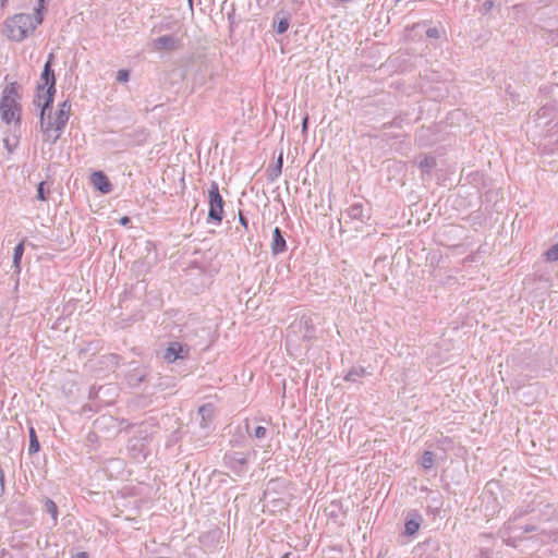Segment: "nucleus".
<instances>
[{"label":"nucleus","mask_w":558,"mask_h":558,"mask_svg":"<svg viewBox=\"0 0 558 558\" xmlns=\"http://www.w3.org/2000/svg\"><path fill=\"white\" fill-rule=\"evenodd\" d=\"M41 22L43 15L40 9H36L34 16L24 13L15 14L5 22L7 36L12 40L22 41L32 34Z\"/></svg>","instance_id":"f257e3e1"},{"label":"nucleus","mask_w":558,"mask_h":558,"mask_svg":"<svg viewBox=\"0 0 558 558\" xmlns=\"http://www.w3.org/2000/svg\"><path fill=\"white\" fill-rule=\"evenodd\" d=\"M291 494L286 489V483L280 480L270 481L264 492V507L277 513L287 509Z\"/></svg>","instance_id":"f03ea898"},{"label":"nucleus","mask_w":558,"mask_h":558,"mask_svg":"<svg viewBox=\"0 0 558 558\" xmlns=\"http://www.w3.org/2000/svg\"><path fill=\"white\" fill-rule=\"evenodd\" d=\"M19 85L13 82L8 84L1 96L0 112L2 120L10 124L12 121L20 119Z\"/></svg>","instance_id":"7ed1b4c3"},{"label":"nucleus","mask_w":558,"mask_h":558,"mask_svg":"<svg viewBox=\"0 0 558 558\" xmlns=\"http://www.w3.org/2000/svg\"><path fill=\"white\" fill-rule=\"evenodd\" d=\"M69 118L70 117L68 114L60 111L56 113V117L53 119H51L50 116L47 120L45 119V117L40 118L41 130L45 133L46 138L54 143L60 137L61 132L63 131L69 121Z\"/></svg>","instance_id":"20e7f679"},{"label":"nucleus","mask_w":558,"mask_h":558,"mask_svg":"<svg viewBox=\"0 0 558 558\" xmlns=\"http://www.w3.org/2000/svg\"><path fill=\"white\" fill-rule=\"evenodd\" d=\"M223 204L218 183L214 181L208 190V221H215L216 223L221 222L223 217Z\"/></svg>","instance_id":"39448f33"},{"label":"nucleus","mask_w":558,"mask_h":558,"mask_svg":"<svg viewBox=\"0 0 558 558\" xmlns=\"http://www.w3.org/2000/svg\"><path fill=\"white\" fill-rule=\"evenodd\" d=\"M52 60H53V54L50 53L48 57V60L44 66V71L41 73V81H44L45 84L48 85V88L46 89V93L44 94L45 105H47L48 102H53V95L56 93V77H54V73L51 69Z\"/></svg>","instance_id":"423d86ee"},{"label":"nucleus","mask_w":558,"mask_h":558,"mask_svg":"<svg viewBox=\"0 0 558 558\" xmlns=\"http://www.w3.org/2000/svg\"><path fill=\"white\" fill-rule=\"evenodd\" d=\"M551 110L544 106L527 121L529 128H533L535 131L538 129H545L551 123Z\"/></svg>","instance_id":"0eeeda50"},{"label":"nucleus","mask_w":558,"mask_h":558,"mask_svg":"<svg viewBox=\"0 0 558 558\" xmlns=\"http://www.w3.org/2000/svg\"><path fill=\"white\" fill-rule=\"evenodd\" d=\"M226 464L238 475L244 472L247 462L246 456L240 452H231L225 456Z\"/></svg>","instance_id":"6e6552de"},{"label":"nucleus","mask_w":558,"mask_h":558,"mask_svg":"<svg viewBox=\"0 0 558 558\" xmlns=\"http://www.w3.org/2000/svg\"><path fill=\"white\" fill-rule=\"evenodd\" d=\"M179 40L173 35H165L154 40V48L158 51H171L178 48Z\"/></svg>","instance_id":"1a4fd4ad"},{"label":"nucleus","mask_w":558,"mask_h":558,"mask_svg":"<svg viewBox=\"0 0 558 558\" xmlns=\"http://www.w3.org/2000/svg\"><path fill=\"white\" fill-rule=\"evenodd\" d=\"M270 250L274 255H279L287 250V243L282 235L281 230L276 227L272 231V238L270 241Z\"/></svg>","instance_id":"9d476101"},{"label":"nucleus","mask_w":558,"mask_h":558,"mask_svg":"<svg viewBox=\"0 0 558 558\" xmlns=\"http://www.w3.org/2000/svg\"><path fill=\"white\" fill-rule=\"evenodd\" d=\"M92 183L93 185L104 194H108L112 190V185L109 182L108 178L101 171H96L92 174Z\"/></svg>","instance_id":"9b49d317"},{"label":"nucleus","mask_w":558,"mask_h":558,"mask_svg":"<svg viewBox=\"0 0 558 558\" xmlns=\"http://www.w3.org/2000/svg\"><path fill=\"white\" fill-rule=\"evenodd\" d=\"M214 413L215 409L210 403L204 404L198 409V415L201 416V427L207 428L209 426V423L213 421Z\"/></svg>","instance_id":"f8f14e48"},{"label":"nucleus","mask_w":558,"mask_h":558,"mask_svg":"<svg viewBox=\"0 0 558 558\" xmlns=\"http://www.w3.org/2000/svg\"><path fill=\"white\" fill-rule=\"evenodd\" d=\"M422 518L418 514H411L408 517L404 525V533L408 536H413L417 533L421 526Z\"/></svg>","instance_id":"ddd939ff"},{"label":"nucleus","mask_w":558,"mask_h":558,"mask_svg":"<svg viewBox=\"0 0 558 558\" xmlns=\"http://www.w3.org/2000/svg\"><path fill=\"white\" fill-rule=\"evenodd\" d=\"M46 93L45 90V87L44 86H38V92L36 94V97L34 99V104L41 108V111H40V118H44L45 114H46V110L50 107V105L52 102H48L47 105H45V98H44V94Z\"/></svg>","instance_id":"4468645a"},{"label":"nucleus","mask_w":558,"mask_h":558,"mask_svg":"<svg viewBox=\"0 0 558 558\" xmlns=\"http://www.w3.org/2000/svg\"><path fill=\"white\" fill-rule=\"evenodd\" d=\"M181 352L182 348L179 345V343H171L170 347L166 350L163 359L172 363L177 359L182 357Z\"/></svg>","instance_id":"2eb2a0df"},{"label":"nucleus","mask_w":558,"mask_h":558,"mask_svg":"<svg viewBox=\"0 0 558 558\" xmlns=\"http://www.w3.org/2000/svg\"><path fill=\"white\" fill-rule=\"evenodd\" d=\"M366 375V369L364 367H352L348 374L345 375L344 379L347 381L351 383H357Z\"/></svg>","instance_id":"dca6fc26"},{"label":"nucleus","mask_w":558,"mask_h":558,"mask_svg":"<svg viewBox=\"0 0 558 558\" xmlns=\"http://www.w3.org/2000/svg\"><path fill=\"white\" fill-rule=\"evenodd\" d=\"M436 166V159L433 156H424L418 161V167L424 172H429Z\"/></svg>","instance_id":"f3484780"},{"label":"nucleus","mask_w":558,"mask_h":558,"mask_svg":"<svg viewBox=\"0 0 558 558\" xmlns=\"http://www.w3.org/2000/svg\"><path fill=\"white\" fill-rule=\"evenodd\" d=\"M39 441L37 439V436H36V432L34 429V427H31L29 428V447H28V451L31 454L33 453H36L39 451Z\"/></svg>","instance_id":"a211bd4d"},{"label":"nucleus","mask_w":558,"mask_h":558,"mask_svg":"<svg viewBox=\"0 0 558 558\" xmlns=\"http://www.w3.org/2000/svg\"><path fill=\"white\" fill-rule=\"evenodd\" d=\"M364 209L360 204H354L348 209V215L351 218L362 220L364 218Z\"/></svg>","instance_id":"6ab92c4d"},{"label":"nucleus","mask_w":558,"mask_h":558,"mask_svg":"<svg viewBox=\"0 0 558 558\" xmlns=\"http://www.w3.org/2000/svg\"><path fill=\"white\" fill-rule=\"evenodd\" d=\"M421 465L428 470L434 465V453L432 451H425L421 458Z\"/></svg>","instance_id":"aec40b11"},{"label":"nucleus","mask_w":558,"mask_h":558,"mask_svg":"<svg viewBox=\"0 0 558 558\" xmlns=\"http://www.w3.org/2000/svg\"><path fill=\"white\" fill-rule=\"evenodd\" d=\"M282 163H283V157H282V154H280L277 159L276 166L271 169V171L269 173V178L271 180L278 178L281 174Z\"/></svg>","instance_id":"412c9836"},{"label":"nucleus","mask_w":558,"mask_h":558,"mask_svg":"<svg viewBox=\"0 0 558 558\" xmlns=\"http://www.w3.org/2000/svg\"><path fill=\"white\" fill-rule=\"evenodd\" d=\"M45 509L48 513L51 514L52 520L56 522L58 518L57 505L51 499H47L45 501Z\"/></svg>","instance_id":"4be33fe9"},{"label":"nucleus","mask_w":558,"mask_h":558,"mask_svg":"<svg viewBox=\"0 0 558 558\" xmlns=\"http://www.w3.org/2000/svg\"><path fill=\"white\" fill-rule=\"evenodd\" d=\"M23 253H24V246H23V243H20L14 247V252H13V263L16 267H19V264L22 259Z\"/></svg>","instance_id":"5701e85b"},{"label":"nucleus","mask_w":558,"mask_h":558,"mask_svg":"<svg viewBox=\"0 0 558 558\" xmlns=\"http://www.w3.org/2000/svg\"><path fill=\"white\" fill-rule=\"evenodd\" d=\"M546 259L548 262H557L558 260V243L553 245L547 252L545 253Z\"/></svg>","instance_id":"b1692460"},{"label":"nucleus","mask_w":558,"mask_h":558,"mask_svg":"<svg viewBox=\"0 0 558 558\" xmlns=\"http://www.w3.org/2000/svg\"><path fill=\"white\" fill-rule=\"evenodd\" d=\"M289 25H290V23H289V20H288V19H286V17L280 19V20L278 21V23H277V28H276V29H277V33H278V34H283V33H286V32L288 31V28H289Z\"/></svg>","instance_id":"393cba45"},{"label":"nucleus","mask_w":558,"mask_h":558,"mask_svg":"<svg viewBox=\"0 0 558 558\" xmlns=\"http://www.w3.org/2000/svg\"><path fill=\"white\" fill-rule=\"evenodd\" d=\"M130 73L128 70H119L117 72V81L120 83H126L129 81Z\"/></svg>","instance_id":"a878e982"},{"label":"nucleus","mask_w":558,"mask_h":558,"mask_svg":"<svg viewBox=\"0 0 558 558\" xmlns=\"http://www.w3.org/2000/svg\"><path fill=\"white\" fill-rule=\"evenodd\" d=\"M267 435V429L264 426H257L254 429L253 436L257 439H263Z\"/></svg>","instance_id":"bb28decb"},{"label":"nucleus","mask_w":558,"mask_h":558,"mask_svg":"<svg viewBox=\"0 0 558 558\" xmlns=\"http://www.w3.org/2000/svg\"><path fill=\"white\" fill-rule=\"evenodd\" d=\"M37 198L40 201H46V192H45V182H40L37 186Z\"/></svg>","instance_id":"cd10ccee"},{"label":"nucleus","mask_w":558,"mask_h":558,"mask_svg":"<svg viewBox=\"0 0 558 558\" xmlns=\"http://www.w3.org/2000/svg\"><path fill=\"white\" fill-rule=\"evenodd\" d=\"M59 111L63 112V113H65V114H68L70 117L71 104L68 100L63 101L60 105Z\"/></svg>","instance_id":"c85d7f7f"},{"label":"nucleus","mask_w":558,"mask_h":558,"mask_svg":"<svg viewBox=\"0 0 558 558\" xmlns=\"http://www.w3.org/2000/svg\"><path fill=\"white\" fill-rule=\"evenodd\" d=\"M426 35L429 38H437V37H439V32L436 27H430L426 31Z\"/></svg>","instance_id":"c756f323"},{"label":"nucleus","mask_w":558,"mask_h":558,"mask_svg":"<svg viewBox=\"0 0 558 558\" xmlns=\"http://www.w3.org/2000/svg\"><path fill=\"white\" fill-rule=\"evenodd\" d=\"M307 122H308V117H305L302 122V131L303 132H306V130H307Z\"/></svg>","instance_id":"7c9ffc66"},{"label":"nucleus","mask_w":558,"mask_h":558,"mask_svg":"<svg viewBox=\"0 0 558 558\" xmlns=\"http://www.w3.org/2000/svg\"><path fill=\"white\" fill-rule=\"evenodd\" d=\"M240 222L244 228H247V220L242 214H240Z\"/></svg>","instance_id":"2f4dec72"},{"label":"nucleus","mask_w":558,"mask_h":558,"mask_svg":"<svg viewBox=\"0 0 558 558\" xmlns=\"http://www.w3.org/2000/svg\"><path fill=\"white\" fill-rule=\"evenodd\" d=\"M49 1L50 0H39L37 9H40V11H41Z\"/></svg>","instance_id":"473e14b6"},{"label":"nucleus","mask_w":558,"mask_h":558,"mask_svg":"<svg viewBox=\"0 0 558 558\" xmlns=\"http://www.w3.org/2000/svg\"><path fill=\"white\" fill-rule=\"evenodd\" d=\"M129 221H130V218H129V217H122V218L120 219V223H121V225H123V226L128 225V223H129Z\"/></svg>","instance_id":"72a5a7b5"},{"label":"nucleus","mask_w":558,"mask_h":558,"mask_svg":"<svg viewBox=\"0 0 558 558\" xmlns=\"http://www.w3.org/2000/svg\"><path fill=\"white\" fill-rule=\"evenodd\" d=\"M492 7H493V2H490V1H486V2L484 3V8H485V10H489Z\"/></svg>","instance_id":"f704fd0d"},{"label":"nucleus","mask_w":558,"mask_h":558,"mask_svg":"<svg viewBox=\"0 0 558 558\" xmlns=\"http://www.w3.org/2000/svg\"><path fill=\"white\" fill-rule=\"evenodd\" d=\"M78 558H86V554L85 553L78 554Z\"/></svg>","instance_id":"c9c22d12"}]
</instances>
